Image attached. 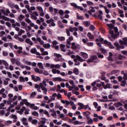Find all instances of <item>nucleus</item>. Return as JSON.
I'll return each mask as SVG.
<instances>
[{"mask_svg":"<svg viewBox=\"0 0 127 127\" xmlns=\"http://www.w3.org/2000/svg\"><path fill=\"white\" fill-rule=\"evenodd\" d=\"M32 14L35 15V16H38L39 15L38 13L36 11H34Z\"/></svg>","mask_w":127,"mask_h":127,"instance_id":"obj_62","label":"nucleus"},{"mask_svg":"<svg viewBox=\"0 0 127 127\" xmlns=\"http://www.w3.org/2000/svg\"><path fill=\"white\" fill-rule=\"evenodd\" d=\"M57 97V99H61V98H62V95H61V94L60 93H58Z\"/></svg>","mask_w":127,"mask_h":127,"instance_id":"obj_57","label":"nucleus"},{"mask_svg":"<svg viewBox=\"0 0 127 127\" xmlns=\"http://www.w3.org/2000/svg\"><path fill=\"white\" fill-rule=\"evenodd\" d=\"M42 55H43V56L48 55V52H47V51L44 52L42 54Z\"/></svg>","mask_w":127,"mask_h":127,"instance_id":"obj_64","label":"nucleus"},{"mask_svg":"<svg viewBox=\"0 0 127 127\" xmlns=\"http://www.w3.org/2000/svg\"><path fill=\"white\" fill-rule=\"evenodd\" d=\"M31 17L32 18V19H34V20H36L37 19V17H36V16H34L33 14L31 15Z\"/></svg>","mask_w":127,"mask_h":127,"instance_id":"obj_47","label":"nucleus"},{"mask_svg":"<svg viewBox=\"0 0 127 127\" xmlns=\"http://www.w3.org/2000/svg\"><path fill=\"white\" fill-rule=\"evenodd\" d=\"M44 81H45L46 82H47V83H49V84L51 85V86H53L54 85V84L53 83V82H52V81H50L48 80V79H45L44 80Z\"/></svg>","mask_w":127,"mask_h":127,"instance_id":"obj_21","label":"nucleus"},{"mask_svg":"<svg viewBox=\"0 0 127 127\" xmlns=\"http://www.w3.org/2000/svg\"><path fill=\"white\" fill-rule=\"evenodd\" d=\"M112 84L107 83L105 86H104V89H112Z\"/></svg>","mask_w":127,"mask_h":127,"instance_id":"obj_7","label":"nucleus"},{"mask_svg":"<svg viewBox=\"0 0 127 127\" xmlns=\"http://www.w3.org/2000/svg\"><path fill=\"white\" fill-rule=\"evenodd\" d=\"M24 18H25V16L22 14H20L18 17L19 21H22V19H23Z\"/></svg>","mask_w":127,"mask_h":127,"instance_id":"obj_20","label":"nucleus"},{"mask_svg":"<svg viewBox=\"0 0 127 127\" xmlns=\"http://www.w3.org/2000/svg\"><path fill=\"white\" fill-rule=\"evenodd\" d=\"M119 43L121 45H127V42L123 41L122 40H119Z\"/></svg>","mask_w":127,"mask_h":127,"instance_id":"obj_22","label":"nucleus"},{"mask_svg":"<svg viewBox=\"0 0 127 127\" xmlns=\"http://www.w3.org/2000/svg\"><path fill=\"white\" fill-rule=\"evenodd\" d=\"M87 36L89 39H94V35H92V33L88 32L87 34Z\"/></svg>","mask_w":127,"mask_h":127,"instance_id":"obj_17","label":"nucleus"},{"mask_svg":"<svg viewBox=\"0 0 127 127\" xmlns=\"http://www.w3.org/2000/svg\"><path fill=\"white\" fill-rule=\"evenodd\" d=\"M2 55L3 56H8V53L7 52L5 51H3L2 52Z\"/></svg>","mask_w":127,"mask_h":127,"instance_id":"obj_44","label":"nucleus"},{"mask_svg":"<svg viewBox=\"0 0 127 127\" xmlns=\"http://www.w3.org/2000/svg\"><path fill=\"white\" fill-rule=\"evenodd\" d=\"M87 45L88 46H93L94 45V43L93 42L87 43Z\"/></svg>","mask_w":127,"mask_h":127,"instance_id":"obj_55","label":"nucleus"},{"mask_svg":"<svg viewBox=\"0 0 127 127\" xmlns=\"http://www.w3.org/2000/svg\"><path fill=\"white\" fill-rule=\"evenodd\" d=\"M20 82H25V80H24V77L23 76H21L19 77Z\"/></svg>","mask_w":127,"mask_h":127,"instance_id":"obj_51","label":"nucleus"},{"mask_svg":"<svg viewBox=\"0 0 127 127\" xmlns=\"http://www.w3.org/2000/svg\"><path fill=\"white\" fill-rule=\"evenodd\" d=\"M58 23H59V27L60 28H64V25H63V24L62 23V22H61V21H59Z\"/></svg>","mask_w":127,"mask_h":127,"instance_id":"obj_29","label":"nucleus"},{"mask_svg":"<svg viewBox=\"0 0 127 127\" xmlns=\"http://www.w3.org/2000/svg\"><path fill=\"white\" fill-rule=\"evenodd\" d=\"M54 80L56 82L57 81H59V82H62V81H63V79L61 78V77H59L54 78Z\"/></svg>","mask_w":127,"mask_h":127,"instance_id":"obj_15","label":"nucleus"},{"mask_svg":"<svg viewBox=\"0 0 127 127\" xmlns=\"http://www.w3.org/2000/svg\"><path fill=\"white\" fill-rule=\"evenodd\" d=\"M97 56L98 58H101V59L104 58V55H101L100 54H97Z\"/></svg>","mask_w":127,"mask_h":127,"instance_id":"obj_53","label":"nucleus"},{"mask_svg":"<svg viewBox=\"0 0 127 127\" xmlns=\"http://www.w3.org/2000/svg\"><path fill=\"white\" fill-rule=\"evenodd\" d=\"M123 79L124 80H127V70L125 71V73H124V76L123 77Z\"/></svg>","mask_w":127,"mask_h":127,"instance_id":"obj_37","label":"nucleus"},{"mask_svg":"<svg viewBox=\"0 0 127 127\" xmlns=\"http://www.w3.org/2000/svg\"><path fill=\"white\" fill-rule=\"evenodd\" d=\"M88 5H94V3L90 1H86Z\"/></svg>","mask_w":127,"mask_h":127,"instance_id":"obj_41","label":"nucleus"},{"mask_svg":"<svg viewBox=\"0 0 127 127\" xmlns=\"http://www.w3.org/2000/svg\"><path fill=\"white\" fill-rule=\"evenodd\" d=\"M73 73L75 74V75H78L79 74V69L76 67H75L73 69Z\"/></svg>","mask_w":127,"mask_h":127,"instance_id":"obj_18","label":"nucleus"},{"mask_svg":"<svg viewBox=\"0 0 127 127\" xmlns=\"http://www.w3.org/2000/svg\"><path fill=\"white\" fill-rule=\"evenodd\" d=\"M83 24L86 26V27H89V26L91 25V23L88 21H86L83 22Z\"/></svg>","mask_w":127,"mask_h":127,"instance_id":"obj_11","label":"nucleus"},{"mask_svg":"<svg viewBox=\"0 0 127 127\" xmlns=\"http://www.w3.org/2000/svg\"><path fill=\"white\" fill-rule=\"evenodd\" d=\"M78 106H79L80 107H80H78V109L79 110H83V109H84V105L83 104V103H78L77 104Z\"/></svg>","mask_w":127,"mask_h":127,"instance_id":"obj_16","label":"nucleus"},{"mask_svg":"<svg viewBox=\"0 0 127 127\" xmlns=\"http://www.w3.org/2000/svg\"><path fill=\"white\" fill-rule=\"evenodd\" d=\"M65 45L61 44V50L63 51V52H66V50H65Z\"/></svg>","mask_w":127,"mask_h":127,"instance_id":"obj_12","label":"nucleus"},{"mask_svg":"<svg viewBox=\"0 0 127 127\" xmlns=\"http://www.w3.org/2000/svg\"><path fill=\"white\" fill-rule=\"evenodd\" d=\"M26 43H27V44H29L30 45L32 46L33 45V43L30 40V39L27 38L25 40Z\"/></svg>","mask_w":127,"mask_h":127,"instance_id":"obj_9","label":"nucleus"},{"mask_svg":"<svg viewBox=\"0 0 127 127\" xmlns=\"http://www.w3.org/2000/svg\"><path fill=\"white\" fill-rule=\"evenodd\" d=\"M52 44H53L52 47L54 48V47H55L56 45H57V44H58V42H57V41L55 40V41H53Z\"/></svg>","mask_w":127,"mask_h":127,"instance_id":"obj_33","label":"nucleus"},{"mask_svg":"<svg viewBox=\"0 0 127 127\" xmlns=\"http://www.w3.org/2000/svg\"><path fill=\"white\" fill-rule=\"evenodd\" d=\"M2 64L6 66H8V64H7V62H6L5 61L3 60Z\"/></svg>","mask_w":127,"mask_h":127,"instance_id":"obj_48","label":"nucleus"},{"mask_svg":"<svg viewBox=\"0 0 127 127\" xmlns=\"http://www.w3.org/2000/svg\"><path fill=\"white\" fill-rule=\"evenodd\" d=\"M111 93H112V95L114 96V95H118V92L116 90H114L113 92H111Z\"/></svg>","mask_w":127,"mask_h":127,"instance_id":"obj_52","label":"nucleus"},{"mask_svg":"<svg viewBox=\"0 0 127 127\" xmlns=\"http://www.w3.org/2000/svg\"><path fill=\"white\" fill-rule=\"evenodd\" d=\"M26 22H27V23H31V20L28 18L26 19Z\"/></svg>","mask_w":127,"mask_h":127,"instance_id":"obj_63","label":"nucleus"},{"mask_svg":"<svg viewBox=\"0 0 127 127\" xmlns=\"http://www.w3.org/2000/svg\"><path fill=\"white\" fill-rule=\"evenodd\" d=\"M83 122H80L78 121H76L74 122V125H82V124H83Z\"/></svg>","mask_w":127,"mask_h":127,"instance_id":"obj_39","label":"nucleus"},{"mask_svg":"<svg viewBox=\"0 0 127 127\" xmlns=\"http://www.w3.org/2000/svg\"><path fill=\"white\" fill-rule=\"evenodd\" d=\"M75 58H76L77 60H78V61H80V62H83L84 61H86V60H83L82 58H81V57L79 56L78 55H77L75 57Z\"/></svg>","mask_w":127,"mask_h":127,"instance_id":"obj_8","label":"nucleus"},{"mask_svg":"<svg viewBox=\"0 0 127 127\" xmlns=\"http://www.w3.org/2000/svg\"><path fill=\"white\" fill-rule=\"evenodd\" d=\"M81 55L82 57H83L84 59H87V58H88V54H87L86 53L82 52L81 53Z\"/></svg>","mask_w":127,"mask_h":127,"instance_id":"obj_13","label":"nucleus"},{"mask_svg":"<svg viewBox=\"0 0 127 127\" xmlns=\"http://www.w3.org/2000/svg\"><path fill=\"white\" fill-rule=\"evenodd\" d=\"M91 59H92V60L94 61V60H97L98 57L96 55H93L91 57Z\"/></svg>","mask_w":127,"mask_h":127,"instance_id":"obj_43","label":"nucleus"},{"mask_svg":"<svg viewBox=\"0 0 127 127\" xmlns=\"http://www.w3.org/2000/svg\"><path fill=\"white\" fill-rule=\"evenodd\" d=\"M100 50H101V52H102L103 53H106V52H107V50H105V49H104L103 48H101L100 49Z\"/></svg>","mask_w":127,"mask_h":127,"instance_id":"obj_61","label":"nucleus"},{"mask_svg":"<svg viewBox=\"0 0 127 127\" xmlns=\"http://www.w3.org/2000/svg\"><path fill=\"white\" fill-rule=\"evenodd\" d=\"M31 53L32 54H35L36 52H37V50H36V48H34L31 49L30 50Z\"/></svg>","mask_w":127,"mask_h":127,"instance_id":"obj_19","label":"nucleus"},{"mask_svg":"<svg viewBox=\"0 0 127 127\" xmlns=\"http://www.w3.org/2000/svg\"><path fill=\"white\" fill-rule=\"evenodd\" d=\"M38 66H39V68H40L41 69H43V65H42V63H38Z\"/></svg>","mask_w":127,"mask_h":127,"instance_id":"obj_42","label":"nucleus"},{"mask_svg":"<svg viewBox=\"0 0 127 127\" xmlns=\"http://www.w3.org/2000/svg\"><path fill=\"white\" fill-rule=\"evenodd\" d=\"M71 6H73V7H75V8H78V7H79V6H78V5H77V4L75 3H70Z\"/></svg>","mask_w":127,"mask_h":127,"instance_id":"obj_27","label":"nucleus"},{"mask_svg":"<svg viewBox=\"0 0 127 127\" xmlns=\"http://www.w3.org/2000/svg\"><path fill=\"white\" fill-rule=\"evenodd\" d=\"M121 53L124 55H126V56H127V51H123L121 52Z\"/></svg>","mask_w":127,"mask_h":127,"instance_id":"obj_58","label":"nucleus"},{"mask_svg":"<svg viewBox=\"0 0 127 127\" xmlns=\"http://www.w3.org/2000/svg\"><path fill=\"white\" fill-rule=\"evenodd\" d=\"M34 71H35V72H36V73H39V74H42V70L40 71L39 69L37 67L35 68Z\"/></svg>","mask_w":127,"mask_h":127,"instance_id":"obj_24","label":"nucleus"},{"mask_svg":"<svg viewBox=\"0 0 127 127\" xmlns=\"http://www.w3.org/2000/svg\"><path fill=\"white\" fill-rule=\"evenodd\" d=\"M91 113H90V112L89 111H87L86 112H83V116H84V117H88V116H89V115H90Z\"/></svg>","mask_w":127,"mask_h":127,"instance_id":"obj_30","label":"nucleus"},{"mask_svg":"<svg viewBox=\"0 0 127 127\" xmlns=\"http://www.w3.org/2000/svg\"><path fill=\"white\" fill-rule=\"evenodd\" d=\"M16 65H17V66H19L21 65V63L19 61H18V60H17V61H16V63H15Z\"/></svg>","mask_w":127,"mask_h":127,"instance_id":"obj_40","label":"nucleus"},{"mask_svg":"<svg viewBox=\"0 0 127 127\" xmlns=\"http://www.w3.org/2000/svg\"><path fill=\"white\" fill-rule=\"evenodd\" d=\"M37 9H38V10H39V11H43V9H42V7L39 6L37 7Z\"/></svg>","mask_w":127,"mask_h":127,"instance_id":"obj_49","label":"nucleus"},{"mask_svg":"<svg viewBox=\"0 0 127 127\" xmlns=\"http://www.w3.org/2000/svg\"><path fill=\"white\" fill-rule=\"evenodd\" d=\"M22 121L23 122L22 124L24 125V126H28V123L26 122H27V119L25 118H23L22 119Z\"/></svg>","mask_w":127,"mask_h":127,"instance_id":"obj_5","label":"nucleus"},{"mask_svg":"<svg viewBox=\"0 0 127 127\" xmlns=\"http://www.w3.org/2000/svg\"><path fill=\"white\" fill-rule=\"evenodd\" d=\"M118 59H119V60H123V59H126V57L125 56H123L122 55H119L117 57Z\"/></svg>","mask_w":127,"mask_h":127,"instance_id":"obj_14","label":"nucleus"},{"mask_svg":"<svg viewBox=\"0 0 127 127\" xmlns=\"http://www.w3.org/2000/svg\"><path fill=\"white\" fill-rule=\"evenodd\" d=\"M54 55L55 57H57V58H60V57H62V56L59 54L54 53Z\"/></svg>","mask_w":127,"mask_h":127,"instance_id":"obj_34","label":"nucleus"},{"mask_svg":"<svg viewBox=\"0 0 127 127\" xmlns=\"http://www.w3.org/2000/svg\"><path fill=\"white\" fill-rule=\"evenodd\" d=\"M107 25L109 28H110V30H112V29H114L115 27V25L113 24H107Z\"/></svg>","mask_w":127,"mask_h":127,"instance_id":"obj_10","label":"nucleus"},{"mask_svg":"<svg viewBox=\"0 0 127 127\" xmlns=\"http://www.w3.org/2000/svg\"><path fill=\"white\" fill-rule=\"evenodd\" d=\"M45 87H47V84H46V81L45 80H43V82L40 83L39 85L35 84V88L36 89H38L41 87V89L43 91V93H44L45 95H47V91H48V89H47Z\"/></svg>","mask_w":127,"mask_h":127,"instance_id":"obj_1","label":"nucleus"},{"mask_svg":"<svg viewBox=\"0 0 127 127\" xmlns=\"http://www.w3.org/2000/svg\"><path fill=\"white\" fill-rule=\"evenodd\" d=\"M126 84H127V80L125 79L121 82V86L122 87H125Z\"/></svg>","mask_w":127,"mask_h":127,"instance_id":"obj_23","label":"nucleus"},{"mask_svg":"<svg viewBox=\"0 0 127 127\" xmlns=\"http://www.w3.org/2000/svg\"><path fill=\"white\" fill-rule=\"evenodd\" d=\"M114 30L115 31V33H114V31L112 30H109V33L111 35V37L114 39H116V38H118V37H120V33L118 32L119 30L118 29V27H114Z\"/></svg>","mask_w":127,"mask_h":127,"instance_id":"obj_2","label":"nucleus"},{"mask_svg":"<svg viewBox=\"0 0 127 127\" xmlns=\"http://www.w3.org/2000/svg\"><path fill=\"white\" fill-rule=\"evenodd\" d=\"M36 9V8H35V6H31L30 7V12H31V10H35Z\"/></svg>","mask_w":127,"mask_h":127,"instance_id":"obj_60","label":"nucleus"},{"mask_svg":"<svg viewBox=\"0 0 127 127\" xmlns=\"http://www.w3.org/2000/svg\"><path fill=\"white\" fill-rule=\"evenodd\" d=\"M99 41H100V42L102 43V44H104L106 45H107V46H108L111 49H114V48H115V47H114V46L112 45V43L107 41V40L104 41V38H100L99 39Z\"/></svg>","mask_w":127,"mask_h":127,"instance_id":"obj_3","label":"nucleus"},{"mask_svg":"<svg viewBox=\"0 0 127 127\" xmlns=\"http://www.w3.org/2000/svg\"><path fill=\"white\" fill-rule=\"evenodd\" d=\"M66 32L67 36H70V31L68 29H66Z\"/></svg>","mask_w":127,"mask_h":127,"instance_id":"obj_59","label":"nucleus"},{"mask_svg":"<svg viewBox=\"0 0 127 127\" xmlns=\"http://www.w3.org/2000/svg\"><path fill=\"white\" fill-rule=\"evenodd\" d=\"M17 60H16V59H14V58H12L10 60L12 64H15V63L16 62Z\"/></svg>","mask_w":127,"mask_h":127,"instance_id":"obj_32","label":"nucleus"},{"mask_svg":"<svg viewBox=\"0 0 127 127\" xmlns=\"http://www.w3.org/2000/svg\"><path fill=\"white\" fill-rule=\"evenodd\" d=\"M58 39L60 41H64L65 40V37H58Z\"/></svg>","mask_w":127,"mask_h":127,"instance_id":"obj_31","label":"nucleus"},{"mask_svg":"<svg viewBox=\"0 0 127 127\" xmlns=\"http://www.w3.org/2000/svg\"><path fill=\"white\" fill-rule=\"evenodd\" d=\"M44 48H47V49H48V48H50L51 47V45H50V44H49V43H48V44H44Z\"/></svg>","mask_w":127,"mask_h":127,"instance_id":"obj_25","label":"nucleus"},{"mask_svg":"<svg viewBox=\"0 0 127 127\" xmlns=\"http://www.w3.org/2000/svg\"><path fill=\"white\" fill-rule=\"evenodd\" d=\"M44 114H45V115H46V116H47L48 118L50 117V115H49V113H48V111H44Z\"/></svg>","mask_w":127,"mask_h":127,"instance_id":"obj_45","label":"nucleus"},{"mask_svg":"<svg viewBox=\"0 0 127 127\" xmlns=\"http://www.w3.org/2000/svg\"><path fill=\"white\" fill-rule=\"evenodd\" d=\"M31 123L33 125H37L38 121H37L36 119H34L31 121Z\"/></svg>","mask_w":127,"mask_h":127,"instance_id":"obj_28","label":"nucleus"},{"mask_svg":"<svg viewBox=\"0 0 127 127\" xmlns=\"http://www.w3.org/2000/svg\"><path fill=\"white\" fill-rule=\"evenodd\" d=\"M55 108L57 109H59V108H60V105L59 103H58V102L56 103Z\"/></svg>","mask_w":127,"mask_h":127,"instance_id":"obj_54","label":"nucleus"},{"mask_svg":"<svg viewBox=\"0 0 127 127\" xmlns=\"http://www.w3.org/2000/svg\"><path fill=\"white\" fill-rule=\"evenodd\" d=\"M93 123V119H90L89 120H87V124L88 125H92Z\"/></svg>","mask_w":127,"mask_h":127,"instance_id":"obj_35","label":"nucleus"},{"mask_svg":"<svg viewBox=\"0 0 127 127\" xmlns=\"http://www.w3.org/2000/svg\"><path fill=\"white\" fill-rule=\"evenodd\" d=\"M76 19H79L80 20H84V18L83 16L79 15V13H76Z\"/></svg>","mask_w":127,"mask_h":127,"instance_id":"obj_6","label":"nucleus"},{"mask_svg":"<svg viewBox=\"0 0 127 127\" xmlns=\"http://www.w3.org/2000/svg\"><path fill=\"white\" fill-rule=\"evenodd\" d=\"M32 80H33L34 82H38L40 81L41 78L39 76H35L34 75H31Z\"/></svg>","mask_w":127,"mask_h":127,"instance_id":"obj_4","label":"nucleus"},{"mask_svg":"<svg viewBox=\"0 0 127 127\" xmlns=\"http://www.w3.org/2000/svg\"><path fill=\"white\" fill-rule=\"evenodd\" d=\"M4 114H5L4 110L0 111V114L1 116H4Z\"/></svg>","mask_w":127,"mask_h":127,"instance_id":"obj_56","label":"nucleus"},{"mask_svg":"<svg viewBox=\"0 0 127 127\" xmlns=\"http://www.w3.org/2000/svg\"><path fill=\"white\" fill-rule=\"evenodd\" d=\"M59 13L60 14V15H63V14H64V11L63 10H60L59 11Z\"/></svg>","mask_w":127,"mask_h":127,"instance_id":"obj_50","label":"nucleus"},{"mask_svg":"<svg viewBox=\"0 0 127 127\" xmlns=\"http://www.w3.org/2000/svg\"><path fill=\"white\" fill-rule=\"evenodd\" d=\"M32 115L33 116H35V117H38L39 114H38V112H36V111H34L32 113Z\"/></svg>","mask_w":127,"mask_h":127,"instance_id":"obj_36","label":"nucleus"},{"mask_svg":"<svg viewBox=\"0 0 127 127\" xmlns=\"http://www.w3.org/2000/svg\"><path fill=\"white\" fill-rule=\"evenodd\" d=\"M95 28H96L95 27V26L93 25H91L90 26V27H89L90 30H91L92 31H94V30H95Z\"/></svg>","mask_w":127,"mask_h":127,"instance_id":"obj_38","label":"nucleus"},{"mask_svg":"<svg viewBox=\"0 0 127 127\" xmlns=\"http://www.w3.org/2000/svg\"><path fill=\"white\" fill-rule=\"evenodd\" d=\"M1 12H2V13H3V14H4V15H8V14L5 13V10H4L3 9H2L0 10Z\"/></svg>","mask_w":127,"mask_h":127,"instance_id":"obj_46","label":"nucleus"},{"mask_svg":"<svg viewBox=\"0 0 127 127\" xmlns=\"http://www.w3.org/2000/svg\"><path fill=\"white\" fill-rule=\"evenodd\" d=\"M114 46L117 47L118 49H121V46L120 45V44L119 43L116 42L114 43Z\"/></svg>","mask_w":127,"mask_h":127,"instance_id":"obj_26","label":"nucleus"}]
</instances>
